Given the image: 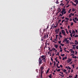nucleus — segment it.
I'll list each match as a JSON object with an SVG mask.
<instances>
[{"label":"nucleus","mask_w":78,"mask_h":78,"mask_svg":"<svg viewBox=\"0 0 78 78\" xmlns=\"http://www.w3.org/2000/svg\"><path fill=\"white\" fill-rule=\"evenodd\" d=\"M61 13H62V15L66 14V9H65L62 8V11L61 12Z\"/></svg>","instance_id":"obj_1"},{"label":"nucleus","mask_w":78,"mask_h":78,"mask_svg":"<svg viewBox=\"0 0 78 78\" xmlns=\"http://www.w3.org/2000/svg\"><path fill=\"white\" fill-rule=\"evenodd\" d=\"M42 61H43V60L41 59V58H39V64H41L43 62Z\"/></svg>","instance_id":"obj_2"},{"label":"nucleus","mask_w":78,"mask_h":78,"mask_svg":"<svg viewBox=\"0 0 78 78\" xmlns=\"http://www.w3.org/2000/svg\"><path fill=\"white\" fill-rule=\"evenodd\" d=\"M41 57H40L42 59V60H44V59H45V55H43L41 56Z\"/></svg>","instance_id":"obj_3"},{"label":"nucleus","mask_w":78,"mask_h":78,"mask_svg":"<svg viewBox=\"0 0 78 78\" xmlns=\"http://www.w3.org/2000/svg\"><path fill=\"white\" fill-rule=\"evenodd\" d=\"M65 41H66V43L67 44H69V40H67V39L66 38L65 39Z\"/></svg>","instance_id":"obj_4"},{"label":"nucleus","mask_w":78,"mask_h":78,"mask_svg":"<svg viewBox=\"0 0 78 78\" xmlns=\"http://www.w3.org/2000/svg\"><path fill=\"white\" fill-rule=\"evenodd\" d=\"M72 61V59L69 58V59L67 61V62H68V63H69V62H70L71 61Z\"/></svg>","instance_id":"obj_5"},{"label":"nucleus","mask_w":78,"mask_h":78,"mask_svg":"<svg viewBox=\"0 0 78 78\" xmlns=\"http://www.w3.org/2000/svg\"><path fill=\"white\" fill-rule=\"evenodd\" d=\"M53 25H54V24H52V27L53 28H56V27H57V26H58V24H56V25L55 26V27L53 26Z\"/></svg>","instance_id":"obj_6"},{"label":"nucleus","mask_w":78,"mask_h":78,"mask_svg":"<svg viewBox=\"0 0 78 78\" xmlns=\"http://www.w3.org/2000/svg\"><path fill=\"white\" fill-rule=\"evenodd\" d=\"M61 32L62 34H63L65 33V31H64V30H62Z\"/></svg>","instance_id":"obj_7"},{"label":"nucleus","mask_w":78,"mask_h":78,"mask_svg":"<svg viewBox=\"0 0 78 78\" xmlns=\"http://www.w3.org/2000/svg\"><path fill=\"white\" fill-rule=\"evenodd\" d=\"M75 44L76 45H78V42L76 41V40H75Z\"/></svg>","instance_id":"obj_8"},{"label":"nucleus","mask_w":78,"mask_h":78,"mask_svg":"<svg viewBox=\"0 0 78 78\" xmlns=\"http://www.w3.org/2000/svg\"><path fill=\"white\" fill-rule=\"evenodd\" d=\"M41 70H44V67L41 66Z\"/></svg>","instance_id":"obj_9"},{"label":"nucleus","mask_w":78,"mask_h":78,"mask_svg":"<svg viewBox=\"0 0 78 78\" xmlns=\"http://www.w3.org/2000/svg\"><path fill=\"white\" fill-rule=\"evenodd\" d=\"M55 47L56 48H58V45H55Z\"/></svg>","instance_id":"obj_10"},{"label":"nucleus","mask_w":78,"mask_h":78,"mask_svg":"<svg viewBox=\"0 0 78 78\" xmlns=\"http://www.w3.org/2000/svg\"><path fill=\"white\" fill-rule=\"evenodd\" d=\"M65 22H66V25H67V24H68V23H69V22H68V20H67Z\"/></svg>","instance_id":"obj_11"},{"label":"nucleus","mask_w":78,"mask_h":78,"mask_svg":"<svg viewBox=\"0 0 78 78\" xmlns=\"http://www.w3.org/2000/svg\"><path fill=\"white\" fill-rule=\"evenodd\" d=\"M42 73H41V78H42L43 77H42Z\"/></svg>","instance_id":"obj_12"},{"label":"nucleus","mask_w":78,"mask_h":78,"mask_svg":"<svg viewBox=\"0 0 78 78\" xmlns=\"http://www.w3.org/2000/svg\"><path fill=\"white\" fill-rule=\"evenodd\" d=\"M72 34H75V31L73 30L72 31Z\"/></svg>","instance_id":"obj_13"},{"label":"nucleus","mask_w":78,"mask_h":78,"mask_svg":"<svg viewBox=\"0 0 78 78\" xmlns=\"http://www.w3.org/2000/svg\"><path fill=\"white\" fill-rule=\"evenodd\" d=\"M70 51H71V53H72L73 52V49H71L69 50Z\"/></svg>","instance_id":"obj_14"},{"label":"nucleus","mask_w":78,"mask_h":78,"mask_svg":"<svg viewBox=\"0 0 78 78\" xmlns=\"http://www.w3.org/2000/svg\"><path fill=\"white\" fill-rule=\"evenodd\" d=\"M44 37H42L41 41H44Z\"/></svg>","instance_id":"obj_15"},{"label":"nucleus","mask_w":78,"mask_h":78,"mask_svg":"<svg viewBox=\"0 0 78 78\" xmlns=\"http://www.w3.org/2000/svg\"><path fill=\"white\" fill-rule=\"evenodd\" d=\"M54 67H55V66H56V62H55V61L54 62Z\"/></svg>","instance_id":"obj_16"},{"label":"nucleus","mask_w":78,"mask_h":78,"mask_svg":"<svg viewBox=\"0 0 78 78\" xmlns=\"http://www.w3.org/2000/svg\"><path fill=\"white\" fill-rule=\"evenodd\" d=\"M64 15H62V14H60V15L58 16V17H60V16H62Z\"/></svg>","instance_id":"obj_17"},{"label":"nucleus","mask_w":78,"mask_h":78,"mask_svg":"<svg viewBox=\"0 0 78 78\" xmlns=\"http://www.w3.org/2000/svg\"><path fill=\"white\" fill-rule=\"evenodd\" d=\"M48 72H49V70H48L46 72V74H47V73H48Z\"/></svg>","instance_id":"obj_18"},{"label":"nucleus","mask_w":78,"mask_h":78,"mask_svg":"<svg viewBox=\"0 0 78 78\" xmlns=\"http://www.w3.org/2000/svg\"><path fill=\"white\" fill-rule=\"evenodd\" d=\"M56 4H58V3H59V2H58V0H57L56 1Z\"/></svg>","instance_id":"obj_19"},{"label":"nucleus","mask_w":78,"mask_h":78,"mask_svg":"<svg viewBox=\"0 0 78 78\" xmlns=\"http://www.w3.org/2000/svg\"><path fill=\"white\" fill-rule=\"evenodd\" d=\"M71 10H72V9H70L69 11H68V12L69 13H70V11H71Z\"/></svg>","instance_id":"obj_20"},{"label":"nucleus","mask_w":78,"mask_h":78,"mask_svg":"<svg viewBox=\"0 0 78 78\" xmlns=\"http://www.w3.org/2000/svg\"><path fill=\"white\" fill-rule=\"evenodd\" d=\"M59 48L60 50H62V48H61V45H60L59 46Z\"/></svg>","instance_id":"obj_21"},{"label":"nucleus","mask_w":78,"mask_h":78,"mask_svg":"<svg viewBox=\"0 0 78 78\" xmlns=\"http://www.w3.org/2000/svg\"><path fill=\"white\" fill-rule=\"evenodd\" d=\"M58 35H56V38L57 39H58Z\"/></svg>","instance_id":"obj_22"},{"label":"nucleus","mask_w":78,"mask_h":78,"mask_svg":"<svg viewBox=\"0 0 78 78\" xmlns=\"http://www.w3.org/2000/svg\"><path fill=\"white\" fill-rule=\"evenodd\" d=\"M66 71H67L66 70V69H64L63 70V72L64 73H65V72H66Z\"/></svg>","instance_id":"obj_23"},{"label":"nucleus","mask_w":78,"mask_h":78,"mask_svg":"<svg viewBox=\"0 0 78 78\" xmlns=\"http://www.w3.org/2000/svg\"><path fill=\"white\" fill-rule=\"evenodd\" d=\"M72 17V15H71V14H70L69 15V18H70V17Z\"/></svg>","instance_id":"obj_24"},{"label":"nucleus","mask_w":78,"mask_h":78,"mask_svg":"<svg viewBox=\"0 0 78 78\" xmlns=\"http://www.w3.org/2000/svg\"><path fill=\"white\" fill-rule=\"evenodd\" d=\"M78 37V35H76L74 37Z\"/></svg>","instance_id":"obj_25"},{"label":"nucleus","mask_w":78,"mask_h":78,"mask_svg":"<svg viewBox=\"0 0 78 78\" xmlns=\"http://www.w3.org/2000/svg\"><path fill=\"white\" fill-rule=\"evenodd\" d=\"M70 14L71 16H74V13H71Z\"/></svg>","instance_id":"obj_26"},{"label":"nucleus","mask_w":78,"mask_h":78,"mask_svg":"<svg viewBox=\"0 0 78 78\" xmlns=\"http://www.w3.org/2000/svg\"><path fill=\"white\" fill-rule=\"evenodd\" d=\"M64 21H65V22H66V20H62V23H63V22H64Z\"/></svg>","instance_id":"obj_27"},{"label":"nucleus","mask_w":78,"mask_h":78,"mask_svg":"<svg viewBox=\"0 0 78 78\" xmlns=\"http://www.w3.org/2000/svg\"><path fill=\"white\" fill-rule=\"evenodd\" d=\"M52 49V50H53V51H55V50H56V49H55V48H53Z\"/></svg>","instance_id":"obj_28"},{"label":"nucleus","mask_w":78,"mask_h":78,"mask_svg":"<svg viewBox=\"0 0 78 78\" xmlns=\"http://www.w3.org/2000/svg\"><path fill=\"white\" fill-rule=\"evenodd\" d=\"M61 70V69H58L57 70V72H59Z\"/></svg>","instance_id":"obj_29"},{"label":"nucleus","mask_w":78,"mask_h":78,"mask_svg":"<svg viewBox=\"0 0 78 78\" xmlns=\"http://www.w3.org/2000/svg\"><path fill=\"white\" fill-rule=\"evenodd\" d=\"M43 62H44L45 63H46V61H45V59L43 60Z\"/></svg>","instance_id":"obj_30"},{"label":"nucleus","mask_w":78,"mask_h":78,"mask_svg":"<svg viewBox=\"0 0 78 78\" xmlns=\"http://www.w3.org/2000/svg\"><path fill=\"white\" fill-rule=\"evenodd\" d=\"M70 36L71 37H73L72 36V34H70Z\"/></svg>","instance_id":"obj_31"},{"label":"nucleus","mask_w":78,"mask_h":78,"mask_svg":"<svg viewBox=\"0 0 78 78\" xmlns=\"http://www.w3.org/2000/svg\"><path fill=\"white\" fill-rule=\"evenodd\" d=\"M71 25L72 26L73 25V22L71 24Z\"/></svg>","instance_id":"obj_32"},{"label":"nucleus","mask_w":78,"mask_h":78,"mask_svg":"<svg viewBox=\"0 0 78 78\" xmlns=\"http://www.w3.org/2000/svg\"><path fill=\"white\" fill-rule=\"evenodd\" d=\"M60 44L62 46H64V44H62V43H61Z\"/></svg>","instance_id":"obj_33"},{"label":"nucleus","mask_w":78,"mask_h":78,"mask_svg":"<svg viewBox=\"0 0 78 78\" xmlns=\"http://www.w3.org/2000/svg\"><path fill=\"white\" fill-rule=\"evenodd\" d=\"M48 55H50V54H51V52H48Z\"/></svg>","instance_id":"obj_34"},{"label":"nucleus","mask_w":78,"mask_h":78,"mask_svg":"<svg viewBox=\"0 0 78 78\" xmlns=\"http://www.w3.org/2000/svg\"><path fill=\"white\" fill-rule=\"evenodd\" d=\"M65 20H69V19L67 18L66 17L65 18Z\"/></svg>","instance_id":"obj_35"},{"label":"nucleus","mask_w":78,"mask_h":78,"mask_svg":"<svg viewBox=\"0 0 78 78\" xmlns=\"http://www.w3.org/2000/svg\"><path fill=\"white\" fill-rule=\"evenodd\" d=\"M61 41H58V44H61Z\"/></svg>","instance_id":"obj_36"},{"label":"nucleus","mask_w":78,"mask_h":78,"mask_svg":"<svg viewBox=\"0 0 78 78\" xmlns=\"http://www.w3.org/2000/svg\"><path fill=\"white\" fill-rule=\"evenodd\" d=\"M78 76V75L76 74L75 77V78H77V77Z\"/></svg>","instance_id":"obj_37"},{"label":"nucleus","mask_w":78,"mask_h":78,"mask_svg":"<svg viewBox=\"0 0 78 78\" xmlns=\"http://www.w3.org/2000/svg\"><path fill=\"white\" fill-rule=\"evenodd\" d=\"M75 11V9H72V11Z\"/></svg>","instance_id":"obj_38"},{"label":"nucleus","mask_w":78,"mask_h":78,"mask_svg":"<svg viewBox=\"0 0 78 78\" xmlns=\"http://www.w3.org/2000/svg\"><path fill=\"white\" fill-rule=\"evenodd\" d=\"M62 49H61V50H60L59 52H62Z\"/></svg>","instance_id":"obj_39"},{"label":"nucleus","mask_w":78,"mask_h":78,"mask_svg":"<svg viewBox=\"0 0 78 78\" xmlns=\"http://www.w3.org/2000/svg\"><path fill=\"white\" fill-rule=\"evenodd\" d=\"M51 61H52V62H53V58L52 57H51Z\"/></svg>","instance_id":"obj_40"},{"label":"nucleus","mask_w":78,"mask_h":78,"mask_svg":"<svg viewBox=\"0 0 78 78\" xmlns=\"http://www.w3.org/2000/svg\"><path fill=\"white\" fill-rule=\"evenodd\" d=\"M55 60L56 62H58V60L56 58H55Z\"/></svg>","instance_id":"obj_41"},{"label":"nucleus","mask_w":78,"mask_h":78,"mask_svg":"<svg viewBox=\"0 0 78 78\" xmlns=\"http://www.w3.org/2000/svg\"><path fill=\"white\" fill-rule=\"evenodd\" d=\"M61 56H64V54H61Z\"/></svg>","instance_id":"obj_42"},{"label":"nucleus","mask_w":78,"mask_h":78,"mask_svg":"<svg viewBox=\"0 0 78 78\" xmlns=\"http://www.w3.org/2000/svg\"><path fill=\"white\" fill-rule=\"evenodd\" d=\"M76 48L78 50V45L76 46Z\"/></svg>","instance_id":"obj_43"},{"label":"nucleus","mask_w":78,"mask_h":78,"mask_svg":"<svg viewBox=\"0 0 78 78\" xmlns=\"http://www.w3.org/2000/svg\"><path fill=\"white\" fill-rule=\"evenodd\" d=\"M71 56H74V54H71Z\"/></svg>","instance_id":"obj_44"},{"label":"nucleus","mask_w":78,"mask_h":78,"mask_svg":"<svg viewBox=\"0 0 78 78\" xmlns=\"http://www.w3.org/2000/svg\"><path fill=\"white\" fill-rule=\"evenodd\" d=\"M63 35L64 36H66V34H65V32L63 34Z\"/></svg>","instance_id":"obj_45"},{"label":"nucleus","mask_w":78,"mask_h":78,"mask_svg":"<svg viewBox=\"0 0 78 78\" xmlns=\"http://www.w3.org/2000/svg\"><path fill=\"white\" fill-rule=\"evenodd\" d=\"M77 53H78V52L76 51H75V54L76 55V54H77Z\"/></svg>","instance_id":"obj_46"},{"label":"nucleus","mask_w":78,"mask_h":78,"mask_svg":"<svg viewBox=\"0 0 78 78\" xmlns=\"http://www.w3.org/2000/svg\"><path fill=\"white\" fill-rule=\"evenodd\" d=\"M56 56L57 55H59V52H58L57 54H56Z\"/></svg>","instance_id":"obj_47"},{"label":"nucleus","mask_w":78,"mask_h":78,"mask_svg":"<svg viewBox=\"0 0 78 78\" xmlns=\"http://www.w3.org/2000/svg\"><path fill=\"white\" fill-rule=\"evenodd\" d=\"M53 51V49H52L51 50H50L49 51L50 52V51Z\"/></svg>","instance_id":"obj_48"},{"label":"nucleus","mask_w":78,"mask_h":78,"mask_svg":"<svg viewBox=\"0 0 78 78\" xmlns=\"http://www.w3.org/2000/svg\"><path fill=\"white\" fill-rule=\"evenodd\" d=\"M74 19L75 20H77V17H75V18H74Z\"/></svg>","instance_id":"obj_49"},{"label":"nucleus","mask_w":78,"mask_h":78,"mask_svg":"<svg viewBox=\"0 0 78 78\" xmlns=\"http://www.w3.org/2000/svg\"><path fill=\"white\" fill-rule=\"evenodd\" d=\"M46 30V29H44L43 30V31L44 32H45V31Z\"/></svg>","instance_id":"obj_50"},{"label":"nucleus","mask_w":78,"mask_h":78,"mask_svg":"<svg viewBox=\"0 0 78 78\" xmlns=\"http://www.w3.org/2000/svg\"><path fill=\"white\" fill-rule=\"evenodd\" d=\"M76 5H77L78 4V1H76Z\"/></svg>","instance_id":"obj_51"},{"label":"nucleus","mask_w":78,"mask_h":78,"mask_svg":"<svg viewBox=\"0 0 78 78\" xmlns=\"http://www.w3.org/2000/svg\"><path fill=\"white\" fill-rule=\"evenodd\" d=\"M59 36H60V37L61 38V37H62V36L61 35H60Z\"/></svg>","instance_id":"obj_52"},{"label":"nucleus","mask_w":78,"mask_h":78,"mask_svg":"<svg viewBox=\"0 0 78 78\" xmlns=\"http://www.w3.org/2000/svg\"><path fill=\"white\" fill-rule=\"evenodd\" d=\"M68 69L69 70H70L71 69V68H70L69 66H68Z\"/></svg>","instance_id":"obj_53"},{"label":"nucleus","mask_w":78,"mask_h":78,"mask_svg":"<svg viewBox=\"0 0 78 78\" xmlns=\"http://www.w3.org/2000/svg\"><path fill=\"white\" fill-rule=\"evenodd\" d=\"M45 36H46V35H44V38H45V39H46V37H45Z\"/></svg>","instance_id":"obj_54"},{"label":"nucleus","mask_w":78,"mask_h":78,"mask_svg":"<svg viewBox=\"0 0 78 78\" xmlns=\"http://www.w3.org/2000/svg\"><path fill=\"white\" fill-rule=\"evenodd\" d=\"M73 72V69H72L71 71V73H72V72Z\"/></svg>","instance_id":"obj_55"},{"label":"nucleus","mask_w":78,"mask_h":78,"mask_svg":"<svg viewBox=\"0 0 78 78\" xmlns=\"http://www.w3.org/2000/svg\"><path fill=\"white\" fill-rule=\"evenodd\" d=\"M76 20H74V21H73V22H75L76 23Z\"/></svg>","instance_id":"obj_56"},{"label":"nucleus","mask_w":78,"mask_h":78,"mask_svg":"<svg viewBox=\"0 0 78 78\" xmlns=\"http://www.w3.org/2000/svg\"><path fill=\"white\" fill-rule=\"evenodd\" d=\"M72 66H73V68H75V66H74V65H73Z\"/></svg>","instance_id":"obj_57"},{"label":"nucleus","mask_w":78,"mask_h":78,"mask_svg":"<svg viewBox=\"0 0 78 78\" xmlns=\"http://www.w3.org/2000/svg\"><path fill=\"white\" fill-rule=\"evenodd\" d=\"M55 33L57 32H58V30H57V29H56L55 30Z\"/></svg>","instance_id":"obj_58"},{"label":"nucleus","mask_w":78,"mask_h":78,"mask_svg":"<svg viewBox=\"0 0 78 78\" xmlns=\"http://www.w3.org/2000/svg\"><path fill=\"white\" fill-rule=\"evenodd\" d=\"M61 34H62V33H61V32H60L59 33V35H61Z\"/></svg>","instance_id":"obj_59"},{"label":"nucleus","mask_w":78,"mask_h":78,"mask_svg":"<svg viewBox=\"0 0 78 78\" xmlns=\"http://www.w3.org/2000/svg\"><path fill=\"white\" fill-rule=\"evenodd\" d=\"M62 59V60H64L65 59V57H63Z\"/></svg>","instance_id":"obj_60"},{"label":"nucleus","mask_w":78,"mask_h":78,"mask_svg":"<svg viewBox=\"0 0 78 78\" xmlns=\"http://www.w3.org/2000/svg\"><path fill=\"white\" fill-rule=\"evenodd\" d=\"M75 31H76V33H78V30H75Z\"/></svg>","instance_id":"obj_61"},{"label":"nucleus","mask_w":78,"mask_h":78,"mask_svg":"<svg viewBox=\"0 0 78 78\" xmlns=\"http://www.w3.org/2000/svg\"><path fill=\"white\" fill-rule=\"evenodd\" d=\"M69 33H71V34H72V32H71V30H69Z\"/></svg>","instance_id":"obj_62"},{"label":"nucleus","mask_w":78,"mask_h":78,"mask_svg":"<svg viewBox=\"0 0 78 78\" xmlns=\"http://www.w3.org/2000/svg\"><path fill=\"white\" fill-rule=\"evenodd\" d=\"M74 57V58H75V59H76V56H75Z\"/></svg>","instance_id":"obj_63"},{"label":"nucleus","mask_w":78,"mask_h":78,"mask_svg":"<svg viewBox=\"0 0 78 78\" xmlns=\"http://www.w3.org/2000/svg\"><path fill=\"white\" fill-rule=\"evenodd\" d=\"M66 33H67V34H69V32H68V31H66Z\"/></svg>","instance_id":"obj_64"}]
</instances>
